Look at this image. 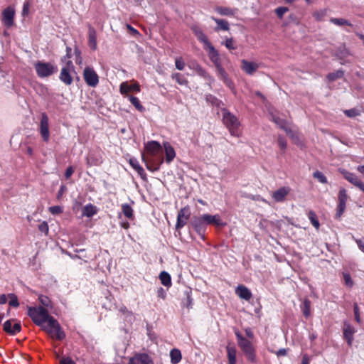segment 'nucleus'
<instances>
[{"instance_id":"f257e3e1","label":"nucleus","mask_w":364,"mask_h":364,"mask_svg":"<svg viewBox=\"0 0 364 364\" xmlns=\"http://www.w3.org/2000/svg\"><path fill=\"white\" fill-rule=\"evenodd\" d=\"M28 315L33 322L41 327L52 338L62 341L65 338V333L58 321L49 314L48 310L39 306L38 307H28Z\"/></svg>"},{"instance_id":"f03ea898","label":"nucleus","mask_w":364,"mask_h":364,"mask_svg":"<svg viewBox=\"0 0 364 364\" xmlns=\"http://www.w3.org/2000/svg\"><path fill=\"white\" fill-rule=\"evenodd\" d=\"M235 334L237 340V344L247 360L252 363H255L257 362L256 352L252 343L245 338L240 331H235Z\"/></svg>"},{"instance_id":"7ed1b4c3","label":"nucleus","mask_w":364,"mask_h":364,"mask_svg":"<svg viewBox=\"0 0 364 364\" xmlns=\"http://www.w3.org/2000/svg\"><path fill=\"white\" fill-rule=\"evenodd\" d=\"M34 68L40 78L50 77L58 72V67L50 62L38 61Z\"/></svg>"},{"instance_id":"20e7f679","label":"nucleus","mask_w":364,"mask_h":364,"mask_svg":"<svg viewBox=\"0 0 364 364\" xmlns=\"http://www.w3.org/2000/svg\"><path fill=\"white\" fill-rule=\"evenodd\" d=\"M223 121L224 124L229 129L231 135L237 136V129L240 126L237 118L228 110L225 109L223 112Z\"/></svg>"},{"instance_id":"39448f33","label":"nucleus","mask_w":364,"mask_h":364,"mask_svg":"<svg viewBox=\"0 0 364 364\" xmlns=\"http://www.w3.org/2000/svg\"><path fill=\"white\" fill-rule=\"evenodd\" d=\"M189 225L194 229L203 240H205V232L206 231L207 226L202 215L193 216L191 218Z\"/></svg>"},{"instance_id":"423d86ee","label":"nucleus","mask_w":364,"mask_h":364,"mask_svg":"<svg viewBox=\"0 0 364 364\" xmlns=\"http://www.w3.org/2000/svg\"><path fill=\"white\" fill-rule=\"evenodd\" d=\"M39 132L44 142L50 140L49 118L46 112L41 113Z\"/></svg>"},{"instance_id":"0eeeda50","label":"nucleus","mask_w":364,"mask_h":364,"mask_svg":"<svg viewBox=\"0 0 364 364\" xmlns=\"http://www.w3.org/2000/svg\"><path fill=\"white\" fill-rule=\"evenodd\" d=\"M3 330L6 333L14 336L21 331V322L14 318L9 319L3 324Z\"/></svg>"},{"instance_id":"6e6552de","label":"nucleus","mask_w":364,"mask_h":364,"mask_svg":"<svg viewBox=\"0 0 364 364\" xmlns=\"http://www.w3.org/2000/svg\"><path fill=\"white\" fill-rule=\"evenodd\" d=\"M83 77L87 85L95 87L99 83V77L93 68L86 67L83 70Z\"/></svg>"},{"instance_id":"1a4fd4ad","label":"nucleus","mask_w":364,"mask_h":364,"mask_svg":"<svg viewBox=\"0 0 364 364\" xmlns=\"http://www.w3.org/2000/svg\"><path fill=\"white\" fill-rule=\"evenodd\" d=\"M190 215L191 212L188 206L181 208L178 213L176 229L178 230L184 227L186 225Z\"/></svg>"},{"instance_id":"9d476101","label":"nucleus","mask_w":364,"mask_h":364,"mask_svg":"<svg viewBox=\"0 0 364 364\" xmlns=\"http://www.w3.org/2000/svg\"><path fill=\"white\" fill-rule=\"evenodd\" d=\"M15 10L8 6L2 11V23L6 28H11L14 24Z\"/></svg>"},{"instance_id":"9b49d317","label":"nucleus","mask_w":364,"mask_h":364,"mask_svg":"<svg viewBox=\"0 0 364 364\" xmlns=\"http://www.w3.org/2000/svg\"><path fill=\"white\" fill-rule=\"evenodd\" d=\"M206 226L208 225H215L216 227H224L226 225V223L223 222L220 219V216L219 215H210V214H204L202 215Z\"/></svg>"},{"instance_id":"f8f14e48","label":"nucleus","mask_w":364,"mask_h":364,"mask_svg":"<svg viewBox=\"0 0 364 364\" xmlns=\"http://www.w3.org/2000/svg\"><path fill=\"white\" fill-rule=\"evenodd\" d=\"M191 30L198 40L204 44L205 49L212 46V43L209 41L207 36L203 33L200 28L198 26H193L191 27Z\"/></svg>"},{"instance_id":"ddd939ff","label":"nucleus","mask_w":364,"mask_h":364,"mask_svg":"<svg viewBox=\"0 0 364 364\" xmlns=\"http://www.w3.org/2000/svg\"><path fill=\"white\" fill-rule=\"evenodd\" d=\"M341 173L348 181L358 187L361 191L364 190V183H363L356 175L346 170H343Z\"/></svg>"},{"instance_id":"4468645a","label":"nucleus","mask_w":364,"mask_h":364,"mask_svg":"<svg viewBox=\"0 0 364 364\" xmlns=\"http://www.w3.org/2000/svg\"><path fill=\"white\" fill-rule=\"evenodd\" d=\"M355 332V330L353 326H352L349 323L344 322L343 325V337L344 339L347 341L348 345L351 346L353 341V335Z\"/></svg>"},{"instance_id":"2eb2a0df","label":"nucleus","mask_w":364,"mask_h":364,"mask_svg":"<svg viewBox=\"0 0 364 364\" xmlns=\"http://www.w3.org/2000/svg\"><path fill=\"white\" fill-rule=\"evenodd\" d=\"M291 189L289 187L283 186L272 193V198L276 202H282L286 196L289 193Z\"/></svg>"},{"instance_id":"dca6fc26","label":"nucleus","mask_w":364,"mask_h":364,"mask_svg":"<svg viewBox=\"0 0 364 364\" xmlns=\"http://www.w3.org/2000/svg\"><path fill=\"white\" fill-rule=\"evenodd\" d=\"M242 69L248 75H252L259 68V65L255 62H250L247 60H242Z\"/></svg>"},{"instance_id":"f3484780","label":"nucleus","mask_w":364,"mask_h":364,"mask_svg":"<svg viewBox=\"0 0 364 364\" xmlns=\"http://www.w3.org/2000/svg\"><path fill=\"white\" fill-rule=\"evenodd\" d=\"M145 149L146 151L152 156H156L162 151L161 144L156 141H149L145 145Z\"/></svg>"},{"instance_id":"a211bd4d","label":"nucleus","mask_w":364,"mask_h":364,"mask_svg":"<svg viewBox=\"0 0 364 364\" xmlns=\"http://www.w3.org/2000/svg\"><path fill=\"white\" fill-rule=\"evenodd\" d=\"M208 51L210 60L213 62L215 66L221 65V60L218 51L212 45L205 49Z\"/></svg>"},{"instance_id":"6ab92c4d","label":"nucleus","mask_w":364,"mask_h":364,"mask_svg":"<svg viewBox=\"0 0 364 364\" xmlns=\"http://www.w3.org/2000/svg\"><path fill=\"white\" fill-rule=\"evenodd\" d=\"M236 294L241 299L250 301L252 296L251 291L244 285H239L235 289Z\"/></svg>"},{"instance_id":"aec40b11","label":"nucleus","mask_w":364,"mask_h":364,"mask_svg":"<svg viewBox=\"0 0 364 364\" xmlns=\"http://www.w3.org/2000/svg\"><path fill=\"white\" fill-rule=\"evenodd\" d=\"M88 46L92 50L97 49V32L90 24L88 26Z\"/></svg>"},{"instance_id":"412c9836","label":"nucleus","mask_w":364,"mask_h":364,"mask_svg":"<svg viewBox=\"0 0 364 364\" xmlns=\"http://www.w3.org/2000/svg\"><path fill=\"white\" fill-rule=\"evenodd\" d=\"M130 166L138 173L142 180L146 181V174L144 169L139 165L136 158H131L129 160Z\"/></svg>"},{"instance_id":"4be33fe9","label":"nucleus","mask_w":364,"mask_h":364,"mask_svg":"<svg viewBox=\"0 0 364 364\" xmlns=\"http://www.w3.org/2000/svg\"><path fill=\"white\" fill-rule=\"evenodd\" d=\"M59 79L66 85H70L73 79L68 69V67H63L59 76Z\"/></svg>"},{"instance_id":"5701e85b","label":"nucleus","mask_w":364,"mask_h":364,"mask_svg":"<svg viewBox=\"0 0 364 364\" xmlns=\"http://www.w3.org/2000/svg\"><path fill=\"white\" fill-rule=\"evenodd\" d=\"M166 162L170 164L176 156V152L173 146L168 142L164 143Z\"/></svg>"},{"instance_id":"b1692460","label":"nucleus","mask_w":364,"mask_h":364,"mask_svg":"<svg viewBox=\"0 0 364 364\" xmlns=\"http://www.w3.org/2000/svg\"><path fill=\"white\" fill-rule=\"evenodd\" d=\"M192 289L191 288L187 289L184 291L185 297L182 299V306L186 307L188 309H192L193 307V298H192Z\"/></svg>"},{"instance_id":"393cba45","label":"nucleus","mask_w":364,"mask_h":364,"mask_svg":"<svg viewBox=\"0 0 364 364\" xmlns=\"http://www.w3.org/2000/svg\"><path fill=\"white\" fill-rule=\"evenodd\" d=\"M97 207L92 205V203L87 204L83 207L82 210V215L86 216L87 218H92L94 215L97 213Z\"/></svg>"},{"instance_id":"a878e982","label":"nucleus","mask_w":364,"mask_h":364,"mask_svg":"<svg viewBox=\"0 0 364 364\" xmlns=\"http://www.w3.org/2000/svg\"><path fill=\"white\" fill-rule=\"evenodd\" d=\"M86 160H87V164L90 166H99L102 162L101 156H97L92 153H90L88 154Z\"/></svg>"},{"instance_id":"bb28decb","label":"nucleus","mask_w":364,"mask_h":364,"mask_svg":"<svg viewBox=\"0 0 364 364\" xmlns=\"http://www.w3.org/2000/svg\"><path fill=\"white\" fill-rule=\"evenodd\" d=\"M311 301L308 298H305L300 306L303 315L306 318H309L311 315Z\"/></svg>"},{"instance_id":"cd10ccee","label":"nucleus","mask_w":364,"mask_h":364,"mask_svg":"<svg viewBox=\"0 0 364 364\" xmlns=\"http://www.w3.org/2000/svg\"><path fill=\"white\" fill-rule=\"evenodd\" d=\"M211 18L217 23V26L215 28V31H218L219 30H229V23L228 21L225 19L216 18L213 16H212Z\"/></svg>"},{"instance_id":"c85d7f7f","label":"nucleus","mask_w":364,"mask_h":364,"mask_svg":"<svg viewBox=\"0 0 364 364\" xmlns=\"http://www.w3.org/2000/svg\"><path fill=\"white\" fill-rule=\"evenodd\" d=\"M171 363L172 364H178L182 359L181 352L178 348H173L170 351Z\"/></svg>"},{"instance_id":"c756f323","label":"nucleus","mask_w":364,"mask_h":364,"mask_svg":"<svg viewBox=\"0 0 364 364\" xmlns=\"http://www.w3.org/2000/svg\"><path fill=\"white\" fill-rule=\"evenodd\" d=\"M139 364H154L151 357L146 353H140L134 356Z\"/></svg>"},{"instance_id":"7c9ffc66","label":"nucleus","mask_w":364,"mask_h":364,"mask_svg":"<svg viewBox=\"0 0 364 364\" xmlns=\"http://www.w3.org/2000/svg\"><path fill=\"white\" fill-rule=\"evenodd\" d=\"M159 279L164 286L167 287L171 286V277L167 272L162 271L159 274Z\"/></svg>"},{"instance_id":"2f4dec72","label":"nucleus","mask_w":364,"mask_h":364,"mask_svg":"<svg viewBox=\"0 0 364 364\" xmlns=\"http://www.w3.org/2000/svg\"><path fill=\"white\" fill-rule=\"evenodd\" d=\"M122 211L124 215L129 220L134 219V210L130 205L124 203L122 205Z\"/></svg>"},{"instance_id":"473e14b6","label":"nucleus","mask_w":364,"mask_h":364,"mask_svg":"<svg viewBox=\"0 0 364 364\" xmlns=\"http://www.w3.org/2000/svg\"><path fill=\"white\" fill-rule=\"evenodd\" d=\"M227 353L229 364H236V348L235 347L227 346Z\"/></svg>"},{"instance_id":"72a5a7b5","label":"nucleus","mask_w":364,"mask_h":364,"mask_svg":"<svg viewBox=\"0 0 364 364\" xmlns=\"http://www.w3.org/2000/svg\"><path fill=\"white\" fill-rule=\"evenodd\" d=\"M343 75H344V70H343L342 69H340V70H336V72L329 73L326 75V78L330 82H333L338 79L342 78L343 77Z\"/></svg>"},{"instance_id":"f704fd0d","label":"nucleus","mask_w":364,"mask_h":364,"mask_svg":"<svg viewBox=\"0 0 364 364\" xmlns=\"http://www.w3.org/2000/svg\"><path fill=\"white\" fill-rule=\"evenodd\" d=\"M215 11L222 16H234L235 11L229 7L217 6Z\"/></svg>"},{"instance_id":"c9c22d12","label":"nucleus","mask_w":364,"mask_h":364,"mask_svg":"<svg viewBox=\"0 0 364 364\" xmlns=\"http://www.w3.org/2000/svg\"><path fill=\"white\" fill-rule=\"evenodd\" d=\"M309 219L311 221L312 225L316 229L318 230L320 227V223L318 220L317 215L314 210H309L308 213Z\"/></svg>"},{"instance_id":"e433bc0d","label":"nucleus","mask_w":364,"mask_h":364,"mask_svg":"<svg viewBox=\"0 0 364 364\" xmlns=\"http://www.w3.org/2000/svg\"><path fill=\"white\" fill-rule=\"evenodd\" d=\"M171 77L174 79L181 85H188V80L186 77L179 73H173Z\"/></svg>"},{"instance_id":"4c0bfd02","label":"nucleus","mask_w":364,"mask_h":364,"mask_svg":"<svg viewBox=\"0 0 364 364\" xmlns=\"http://www.w3.org/2000/svg\"><path fill=\"white\" fill-rule=\"evenodd\" d=\"M130 102L135 107V108L139 112H144L145 108L141 105L139 100L133 95H127Z\"/></svg>"},{"instance_id":"58836bf2","label":"nucleus","mask_w":364,"mask_h":364,"mask_svg":"<svg viewBox=\"0 0 364 364\" xmlns=\"http://www.w3.org/2000/svg\"><path fill=\"white\" fill-rule=\"evenodd\" d=\"M142 159L146 163V168L152 172L159 171L160 168V166L161 165V164L164 161V160L161 159H160L159 163L149 164L146 161L145 157L144 156H142Z\"/></svg>"},{"instance_id":"ea45409f","label":"nucleus","mask_w":364,"mask_h":364,"mask_svg":"<svg viewBox=\"0 0 364 364\" xmlns=\"http://www.w3.org/2000/svg\"><path fill=\"white\" fill-rule=\"evenodd\" d=\"M272 120L276 124H277L279 128H281L282 129H284L287 132V133L289 132L288 129H287L286 127V125H287V121L285 119H283L279 117H277V116H274V115H272Z\"/></svg>"},{"instance_id":"a19ab883","label":"nucleus","mask_w":364,"mask_h":364,"mask_svg":"<svg viewBox=\"0 0 364 364\" xmlns=\"http://www.w3.org/2000/svg\"><path fill=\"white\" fill-rule=\"evenodd\" d=\"M38 301L41 304V306L48 308V307H52L51 306V300L49 297L44 295H40L38 296Z\"/></svg>"},{"instance_id":"79ce46f5","label":"nucleus","mask_w":364,"mask_h":364,"mask_svg":"<svg viewBox=\"0 0 364 364\" xmlns=\"http://www.w3.org/2000/svg\"><path fill=\"white\" fill-rule=\"evenodd\" d=\"M313 177L317 179L321 183L326 184L328 183L327 178L325 176V175L319 171L314 172Z\"/></svg>"},{"instance_id":"37998d69","label":"nucleus","mask_w":364,"mask_h":364,"mask_svg":"<svg viewBox=\"0 0 364 364\" xmlns=\"http://www.w3.org/2000/svg\"><path fill=\"white\" fill-rule=\"evenodd\" d=\"M346 207V203H340L338 202V204L337 205L336 208V213L335 218L336 219H339L342 215L343 214Z\"/></svg>"},{"instance_id":"c03bdc74","label":"nucleus","mask_w":364,"mask_h":364,"mask_svg":"<svg viewBox=\"0 0 364 364\" xmlns=\"http://www.w3.org/2000/svg\"><path fill=\"white\" fill-rule=\"evenodd\" d=\"M331 22L337 26H352V24L344 18H331Z\"/></svg>"},{"instance_id":"a18cd8bd","label":"nucleus","mask_w":364,"mask_h":364,"mask_svg":"<svg viewBox=\"0 0 364 364\" xmlns=\"http://www.w3.org/2000/svg\"><path fill=\"white\" fill-rule=\"evenodd\" d=\"M9 298L10 299L9 304L11 306L13 307H18L19 306V302L18 300V297L14 294H8Z\"/></svg>"},{"instance_id":"49530a36","label":"nucleus","mask_w":364,"mask_h":364,"mask_svg":"<svg viewBox=\"0 0 364 364\" xmlns=\"http://www.w3.org/2000/svg\"><path fill=\"white\" fill-rule=\"evenodd\" d=\"M349 55L348 50L345 48H340L336 53V55L340 59H344Z\"/></svg>"},{"instance_id":"de8ad7c7","label":"nucleus","mask_w":364,"mask_h":364,"mask_svg":"<svg viewBox=\"0 0 364 364\" xmlns=\"http://www.w3.org/2000/svg\"><path fill=\"white\" fill-rule=\"evenodd\" d=\"M348 200L347 191L345 188H341L338 193V202L345 203Z\"/></svg>"},{"instance_id":"09e8293b","label":"nucleus","mask_w":364,"mask_h":364,"mask_svg":"<svg viewBox=\"0 0 364 364\" xmlns=\"http://www.w3.org/2000/svg\"><path fill=\"white\" fill-rule=\"evenodd\" d=\"M343 277L345 284L348 287H352L353 285V279H351L350 274L348 272H343Z\"/></svg>"},{"instance_id":"8fccbe9b","label":"nucleus","mask_w":364,"mask_h":364,"mask_svg":"<svg viewBox=\"0 0 364 364\" xmlns=\"http://www.w3.org/2000/svg\"><path fill=\"white\" fill-rule=\"evenodd\" d=\"M344 114L348 117H355L360 115V111L355 108L346 109L344 111Z\"/></svg>"},{"instance_id":"3c124183","label":"nucleus","mask_w":364,"mask_h":364,"mask_svg":"<svg viewBox=\"0 0 364 364\" xmlns=\"http://www.w3.org/2000/svg\"><path fill=\"white\" fill-rule=\"evenodd\" d=\"M289 11V9L286 6H280L275 9V13L279 18H282L284 14Z\"/></svg>"},{"instance_id":"603ef678","label":"nucleus","mask_w":364,"mask_h":364,"mask_svg":"<svg viewBox=\"0 0 364 364\" xmlns=\"http://www.w3.org/2000/svg\"><path fill=\"white\" fill-rule=\"evenodd\" d=\"M277 143L282 150H285L287 146V142L284 136L279 135L277 139Z\"/></svg>"},{"instance_id":"864d4df0","label":"nucleus","mask_w":364,"mask_h":364,"mask_svg":"<svg viewBox=\"0 0 364 364\" xmlns=\"http://www.w3.org/2000/svg\"><path fill=\"white\" fill-rule=\"evenodd\" d=\"M353 312L355 316V321L360 323L361 321L360 315V309L357 303L353 304Z\"/></svg>"},{"instance_id":"5fc2aeb1","label":"nucleus","mask_w":364,"mask_h":364,"mask_svg":"<svg viewBox=\"0 0 364 364\" xmlns=\"http://www.w3.org/2000/svg\"><path fill=\"white\" fill-rule=\"evenodd\" d=\"M38 230L42 233H44L45 235H48V230H49L48 223L46 222V221L42 222L38 225Z\"/></svg>"},{"instance_id":"6e6d98bb","label":"nucleus","mask_w":364,"mask_h":364,"mask_svg":"<svg viewBox=\"0 0 364 364\" xmlns=\"http://www.w3.org/2000/svg\"><path fill=\"white\" fill-rule=\"evenodd\" d=\"M49 212L53 215H58L63 212V208L59 205H54L49 208Z\"/></svg>"},{"instance_id":"4d7b16f0","label":"nucleus","mask_w":364,"mask_h":364,"mask_svg":"<svg viewBox=\"0 0 364 364\" xmlns=\"http://www.w3.org/2000/svg\"><path fill=\"white\" fill-rule=\"evenodd\" d=\"M119 90L122 94H127L129 92V85L127 82H122L120 85Z\"/></svg>"},{"instance_id":"13d9d810","label":"nucleus","mask_w":364,"mask_h":364,"mask_svg":"<svg viewBox=\"0 0 364 364\" xmlns=\"http://www.w3.org/2000/svg\"><path fill=\"white\" fill-rule=\"evenodd\" d=\"M176 68L179 70H183L185 67V63L181 58H178L175 61Z\"/></svg>"},{"instance_id":"bf43d9fd","label":"nucleus","mask_w":364,"mask_h":364,"mask_svg":"<svg viewBox=\"0 0 364 364\" xmlns=\"http://www.w3.org/2000/svg\"><path fill=\"white\" fill-rule=\"evenodd\" d=\"M225 46L229 50H235L237 48V47L234 46V41L232 38H228L225 41Z\"/></svg>"},{"instance_id":"052dcab7","label":"nucleus","mask_w":364,"mask_h":364,"mask_svg":"<svg viewBox=\"0 0 364 364\" xmlns=\"http://www.w3.org/2000/svg\"><path fill=\"white\" fill-rule=\"evenodd\" d=\"M197 72L198 75L203 77L204 78H210V77L206 70L199 65H198Z\"/></svg>"},{"instance_id":"680f3d73","label":"nucleus","mask_w":364,"mask_h":364,"mask_svg":"<svg viewBox=\"0 0 364 364\" xmlns=\"http://www.w3.org/2000/svg\"><path fill=\"white\" fill-rule=\"evenodd\" d=\"M60 364H75L70 357H63L60 360Z\"/></svg>"},{"instance_id":"e2e57ef3","label":"nucleus","mask_w":364,"mask_h":364,"mask_svg":"<svg viewBox=\"0 0 364 364\" xmlns=\"http://www.w3.org/2000/svg\"><path fill=\"white\" fill-rule=\"evenodd\" d=\"M140 91V86L139 83L135 82L134 84L129 85V92H139Z\"/></svg>"},{"instance_id":"0e129e2a","label":"nucleus","mask_w":364,"mask_h":364,"mask_svg":"<svg viewBox=\"0 0 364 364\" xmlns=\"http://www.w3.org/2000/svg\"><path fill=\"white\" fill-rule=\"evenodd\" d=\"M72 58V48L69 46L66 47V54L65 56L63 57L62 61H65L66 58Z\"/></svg>"},{"instance_id":"69168bd1","label":"nucleus","mask_w":364,"mask_h":364,"mask_svg":"<svg viewBox=\"0 0 364 364\" xmlns=\"http://www.w3.org/2000/svg\"><path fill=\"white\" fill-rule=\"evenodd\" d=\"M311 358L306 353L302 355V359L301 364H309Z\"/></svg>"},{"instance_id":"338daca9","label":"nucleus","mask_w":364,"mask_h":364,"mask_svg":"<svg viewBox=\"0 0 364 364\" xmlns=\"http://www.w3.org/2000/svg\"><path fill=\"white\" fill-rule=\"evenodd\" d=\"M356 244L358 245L359 249L364 252V238L363 239H355Z\"/></svg>"},{"instance_id":"774afa93","label":"nucleus","mask_w":364,"mask_h":364,"mask_svg":"<svg viewBox=\"0 0 364 364\" xmlns=\"http://www.w3.org/2000/svg\"><path fill=\"white\" fill-rule=\"evenodd\" d=\"M73 173H74V168H73V166L68 167L65 172V178H67V179L69 178L73 175Z\"/></svg>"}]
</instances>
